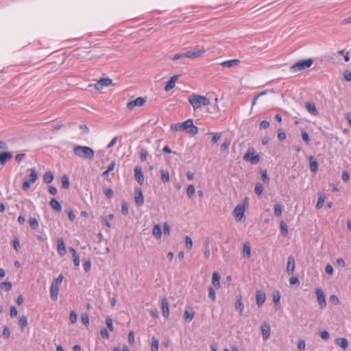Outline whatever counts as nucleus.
<instances>
[{"label":"nucleus","mask_w":351,"mask_h":351,"mask_svg":"<svg viewBox=\"0 0 351 351\" xmlns=\"http://www.w3.org/2000/svg\"><path fill=\"white\" fill-rule=\"evenodd\" d=\"M336 343L339 346L343 348V349H346L347 347L348 346V342L346 340V339H345V338H341V337L337 338L336 339Z\"/></svg>","instance_id":"obj_32"},{"label":"nucleus","mask_w":351,"mask_h":351,"mask_svg":"<svg viewBox=\"0 0 351 351\" xmlns=\"http://www.w3.org/2000/svg\"><path fill=\"white\" fill-rule=\"evenodd\" d=\"M210 134H213L212 143L213 144H215L220 139V138L221 136V134L219 132H215V133L211 132Z\"/></svg>","instance_id":"obj_51"},{"label":"nucleus","mask_w":351,"mask_h":351,"mask_svg":"<svg viewBox=\"0 0 351 351\" xmlns=\"http://www.w3.org/2000/svg\"><path fill=\"white\" fill-rule=\"evenodd\" d=\"M170 130L173 132H186L193 136H195L199 132L198 128L193 124L192 119H189L182 123H173L170 125Z\"/></svg>","instance_id":"obj_1"},{"label":"nucleus","mask_w":351,"mask_h":351,"mask_svg":"<svg viewBox=\"0 0 351 351\" xmlns=\"http://www.w3.org/2000/svg\"><path fill=\"white\" fill-rule=\"evenodd\" d=\"M49 205L55 211L60 212L62 210L60 203L56 199H51L49 202Z\"/></svg>","instance_id":"obj_28"},{"label":"nucleus","mask_w":351,"mask_h":351,"mask_svg":"<svg viewBox=\"0 0 351 351\" xmlns=\"http://www.w3.org/2000/svg\"><path fill=\"white\" fill-rule=\"evenodd\" d=\"M29 223L32 229H36L38 227V221L35 217H29Z\"/></svg>","instance_id":"obj_38"},{"label":"nucleus","mask_w":351,"mask_h":351,"mask_svg":"<svg viewBox=\"0 0 351 351\" xmlns=\"http://www.w3.org/2000/svg\"><path fill=\"white\" fill-rule=\"evenodd\" d=\"M12 158V154L9 152H3L0 153V163L4 165L8 160Z\"/></svg>","instance_id":"obj_18"},{"label":"nucleus","mask_w":351,"mask_h":351,"mask_svg":"<svg viewBox=\"0 0 351 351\" xmlns=\"http://www.w3.org/2000/svg\"><path fill=\"white\" fill-rule=\"evenodd\" d=\"M66 213L68 215V217L71 221H73L75 218V215L71 209H68L66 210Z\"/></svg>","instance_id":"obj_62"},{"label":"nucleus","mask_w":351,"mask_h":351,"mask_svg":"<svg viewBox=\"0 0 351 351\" xmlns=\"http://www.w3.org/2000/svg\"><path fill=\"white\" fill-rule=\"evenodd\" d=\"M27 318L25 315L21 316V317L19 319V326H21V329L23 330L25 327L27 326Z\"/></svg>","instance_id":"obj_43"},{"label":"nucleus","mask_w":351,"mask_h":351,"mask_svg":"<svg viewBox=\"0 0 351 351\" xmlns=\"http://www.w3.org/2000/svg\"><path fill=\"white\" fill-rule=\"evenodd\" d=\"M189 103L192 106L194 110H196L203 106L210 105V100L203 95L198 94H192L188 98Z\"/></svg>","instance_id":"obj_2"},{"label":"nucleus","mask_w":351,"mask_h":351,"mask_svg":"<svg viewBox=\"0 0 351 351\" xmlns=\"http://www.w3.org/2000/svg\"><path fill=\"white\" fill-rule=\"evenodd\" d=\"M58 292L59 287L58 285H56L54 282H52L50 289V295L53 300H57Z\"/></svg>","instance_id":"obj_21"},{"label":"nucleus","mask_w":351,"mask_h":351,"mask_svg":"<svg viewBox=\"0 0 351 351\" xmlns=\"http://www.w3.org/2000/svg\"><path fill=\"white\" fill-rule=\"evenodd\" d=\"M161 179L164 182H167L169 181V173L167 171H161Z\"/></svg>","instance_id":"obj_46"},{"label":"nucleus","mask_w":351,"mask_h":351,"mask_svg":"<svg viewBox=\"0 0 351 351\" xmlns=\"http://www.w3.org/2000/svg\"><path fill=\"white\" fill-rule=\"evenodd\" d=\"M343 77L346 81H348V82L351 81V72L348 70L345 71V72L343 73Z\"/></svg>","instance_id":"obj_64"},{"label":"nucleus","mask_w":351,"mask_h":351,"mask_svg":"<svg viewBox=\"0 0 351 351\" xmlns=\"http://www.w3.org/2000/svg\"><path fill=\"white\" fill-rule=\"evenodd\" d=\"M161 309L162 315L167 318L169 315V304L166 298H163L161 300Z\"/></svg>","instance_id":"obj_14"},{"label":"nucleus","mask_w":351,"mask_h":351,"mask_svg":"<svg viewBox=\"0 0 351 351\" xmlns=\"http://www.w3.org/2000/svg\"><path fill=\"white\" fill-rule=\"evenodd\" d=\"M74 154L80 158L88 160H93L94 151L89 147L77 145L73 149Z\"/></svg>","instance_id":"obj_3"},{"label":"nucleus","mask_w":351,"mask_h":351,"mask_svg":"<svg viewBox=\"0 0 351 351\" xmlns=\"http://www.w3.org/2000/svg\"><path fill=\"white\" fill-rule=\"evenodd\" d=\"M206 52V49L204 47L195 48L194 50L186 51V58L194 60L202 57Z\"/></svg>","instance_id":"obj_6"},{"label":"nucleus","mask_w":351,"mask_h":351,"mask_svg":"<svg viewBox=\"0 0 351 351\" xmlns=\"http://www.w3.org/2000/svg\"><path fill=\"white\" fill-rule=\"evenodd\" d=\"M69 319L72 324H75L77 322V317L76 313L74 311H71L70 313Z\"/></svg>","instance_id":"obj_60"},{"label":"nucleus","mask_w":351,"mask_h":351,"mask_svg":"<svg viewBox=\"0 0 351 351\" xmlns=\"http://www.w3.org/2000/svg\"><path fill=\"white\" fill-rule=\"evenodd\" d=\"M243 256L245 258H250L251 256V245L249 243H245L243 247Z\"/></svg>","instance_id":"obj_26"},{"label":"nucleus","mask_w":351,"mask_h":351,"mask_svg":"<svg viewBox=\"0 0 351 351\" xmlns=\"http://www.w3.org/2000/svg\"><path fill=\"white\" fill-rule=\"evenodd\" d=\"M81 321L83 324L87 326L89 324V317L86 313H84L82 315Z\"/></svg>","instance_id":"obj_53"},{"label":"nucleus","mask_w":351,"mask_h":351,"mask_svg":"<svg viewBox=\"0 0 351 351\" xmlns=\"http://www.w3.org/2000/svg\"><path fill=\"white\" fill-rule=\"evenodd\" d=\"M129 211L128 205L127 203H123L121 206V212L123 215H128Z\"/></svg>","instance_id":"obj_63"},{"label":"nucleus","mask_w":351,"mask_h":351,"mask_svg":"<svg viewBox=\"0 0 351 351\" xmlns=\"http://www.w3.org/2000/svg\"><path fill=\"white\" fill-rule=\"evenodd\" d=\"M134 178L135 180L140 184H143L145 181L144 175L142 171V169L139 166H136L134 168Z\"/></svg>","instance_id":"obj_13"},{"label":"nucleus","mask_w":351,"mask_h":351,"mask_svg":"<svg viewBox=\"0 0 351 351\" xmlns=\"http://www.w3.org/2000/svg\"><path fill=\"white\" fill-rule=\"evenodd\" d=\"M325 199H326L325 195L323 193H319L318 194V200H317V202L316 204V208L317 209H320L323 207L324 204L325 202Z\"/></svg>","instance_id":"obj_31"},{"label":"nucleus","mask_w":351,"mask_h":351,"mask_svg":"<svg viewBox=\"0 0 351 351\" xmlns=\"http://www.w3.org/2000/svg\"><path fill=\"white\" fill-rule=\"evenodd\" d=\"M146 98L143 97H138L136 99L131 101L127 104L128 109L132 110L135 107L143 106L146 103Z\"/></svg>","instance_id":"obj_8"},{"label":"nucleus","mask_w":351,"mask_h":351,"mask_svg":"<svg viewBox=\"0 0 351 351\" xmlns=\"http://www.w3.org/2000/svg\"><path fill=\"white\" fill-rule=\"evenodd\" d=\"M261 332L263 338L266 340L270 336V326L267 323H264L261 326Z\"/></svg>","instance_id":"obj_19"},{"label":"nucleus","mask_w":351,"mask_h":351,"mask_svg":"<svg viewBox=\"0 0 351 351\" xmlns=\"http://www.w3.org/2000/svg\"><path fill=\"white\" fill-rule=\"evenodd\" d=\"M135 203L138 206H140L144 203V197L142 193V191L140 188L135 189V196H134Z\"/></svg>","instance_id":"obj_15"},{"label":"nucleus","mask_w":351,"mask_h":351,"mask_svg":"<svg viewBox=\"0 0 351 351\" xmlns=\"http://www.w3.org/2000/svg\"><path fill=\"white\" fill-rule=\"evenodd\" d=\"M313 64V60L311 59H307L304 60H300L292 65L290 67V71L293 73L304 71L311 66Z\"/></svg>","instance_id":"obj_5"},{"label":"nucleus","mask_w":351,"mask_h":351,"mask_svg":"<svg viewBox=\"0 0 351 351\" xmlns=\"http://www.w3.org/2000/svg\"><path fill=\"white\" fill-rule=\"evenodd\" d=\"M315 293L317 298V302L320 308H323L326 306L325 295L323 290L321 288H317Z\"/></svg>","instance_id":"obj_10"},{"label":"nucleus","mask_w":351,"mask_h":351,"mask_svg":"<svg viewBox=\"0 0 351 351\" xmlns=\"http://www.w3.org/2000/svg\"><path fill=\"white\" fill-rule=\"evenodd\" d=\"M29 182H31L32 183H34L36 182V180H37L38 178V173L36 171V169H30V174H29Z\"/></svg>","instance_id":"obj_35"},{"label":"nucleus","mask_w":351,"mask_h":351,"mask_svg":"<svg viewBox=\"0 0 351 351\" xmlns=\"http://www.w3.org/2000/svg\"><path fill=\"white\" fill-rule=\"evenodd\" d=\"M208 296L209 298L212 300L213 302H215V300H216V295H215V289H213V287H210L208 288Z\"/></svg>","instance_id":"obj_49"},{"label":"nucleus","mask_w":351,"mask_h":351,"mask_svg":"<svg viewBox=\"0 0 351 351\" xmlns=\"http://www.w3.org/2000/svg\"><path fill=\"white\" fill-rule=\"evenodd\" d=\"M282 206L280 204H276L274 206V214L277 217H280L282 215Z\"/></svg>","instance_id":"obj_41"},{"label":"nucleus","mask_w":351,"mask_h":351,"mask_svg":"<svg viewBox=\"0 0 351 351\" xmlns=\"http://www.w3.org/2000/svg\"><path fill=\"white\" fill-rule=\"evenodd\" d=\"M266 300V294L262 290H257L256 291V304L261 307L263 305Z\"/></svg>","instance_id":"obj_12"},{"label":"nucleus","mask_w":351,"mask_h":351,"mask_svg":"<svg viewBox=\"0 0 351 351\" xmlns=\"http://www.w3.org/2000/svg\"><path fill=\"white\" fill-rule=\"evenodd\" d=\"M57 250H58V254L61 256H64L66 253V247H65V245L64 243V240L62 238H59L58 239Z\"/></svg>","instance_id":"obj_17"},{"label":"nucleus","mask_w":351,"mask_h":351,"mask_svg":"<svg viewBox=\"0 0 351 351\" xmlns=\"http://www.w3.org/2000/svg\"><path fill=\"white\" fill-rule=\"evenodd\" d=\"M62 186L64 189H68L69 187V180L67 176L64 175L61 178Z\"/></svg>","instance_id":"obj_39"},{"label":"nucleus","mask_w":351,"mask_h":351,"mask_svg":"<svg viewBox=\"0 0 351 351\" xmlns=\"http://www.w3.org/2000/svg\"><path fill=\"white\" fill-rule=\"evenodd\" d=\"M110 86V78H101L98 80L95 84L89 85V87L94 86L97 90H102L104 87Z\"/></svg>","instance_id":"obj_9"},{"label":"nucleus","mask_w":351,"mask_h":351,"mask_svg":"<svg viewBox=\"0 0 351 351\" xmlns=\"http://www.w3.org/2000/svg\"><path fill=\"white\" fill-rule=\"evenodd\" d=\"M53 180V175L51 171H48L44 174L43 182L45 184H49V183L52 182Z\"/></svg>","instance_id":"obj_30"},{"label":"nucleus","mask_w":351,"mask_h":351,"mask_svg":"<svg viewBox=\"0 0 351 351\" xmlns=\"http://www.w3.org/2000/svg\"><path fill=\"white\" fill-rule=\"evenodd\" d=\"M295 270V260L293 256L288 258L287 271L289 274H293Z\"/></svg>","instance_id":"obj_25"},{"label":"nucleus","mask_w":351,"mask_h":351,"mask_svg":"<svg viewBox=\"0 0 351 351\" xmlns=\"http://www.w3.org/2000/svg\"><path fill=\"white\" fill-rule=\"evenodd\" d=\"M185 55H186V52L176 53L171 57V60L173 61H177L181 58H186Z\"/></svg>","instance_id":"obj_50"},{"label":"nucleus","mask_w":351,"mask_h":351,"mask_svg":"<svg viewBox=\"0 0 351 351\" xmlns=\"http://www.w3.org/2000/svg\"><path fill=\"white\" fill-rule=\"evenodd\" d=\"M13 247L16 251H19V250L21 247L20 241H19V238H17V237H14L13 239Z\"/></svg>","instance_id":"obj_54"},{"label":"nucleus","mask_w":351,"mask_h":351,"mask_svg":"<svg viewBox=\"0 0 351 351\" xmlns=\"http://www.w3.org/2000/svg\"><path fill=\"white\" fill-rule=\"evenodd\" d=\"M12 287V285L10 282H3L0 283V288L5 290V291H10Z\"/></svg>","instance_id":"obj_36"},{"label":"nucleus","mask_w":351,"mask_h":351,"mask_svg":"<svg viewBox=\"0 0 351 351\" xmlns=\"http://www.w3.org/2000/svg\"><path fill=\"white\" fill-rule=\"evenodd\" d=\"M301 135L302 140L306 143V144L308 145L310 142L308 134L306 131H302Z\"/></svg>","instance_id":"obj_52"},{"label":"nucleus","mask_w":351,"mask_h":351,"mask_svg":"<svg viewBox=\"0 0 351 351\" xmlns=\"http://www.w3.org/2000/svg\"><path fill=\"white\" fill-rule=\"evenodd\" d=\"M269 122L267 120H263L260 123V129H266L269 127Z\"/></svg>","instance_id":"obj_61"},{"label":"nucleus","mask_w":351,"mask_h":351,"mask_svg":"<svg viewBox=\"0 0 351 351\" xmlns=\"http://www.w3.org/2000/svg\"><path fill=\"white\" fill-rule=\"evenodd\" d=\"M230 145V140L226 138L223 141V143H222L221 146V149L223 152H225L228 149L229 146Z\"/></svg>","instance_id":"obj_47"},{"label":"nucleus","mask_w":351,"mask_h":351,"mask_svg":"<svg viewBox=\"0 0 351 351\" xmlns=\"http://www.w3.org/2000/svg\"><path fill=\"white\" fill-rule=\"evenodd\" d=\"M162 233L160 226L159 224H155L152 230V234L158 240H160L162 237Z\"/></svg>","instance_id":"obj_23"},{"label":"nucleus","mask_w":351,"mask_h":351,"mask_svg":"<svg viewBox=\"0 0 351 351\" xmlns=\"http://www.w3.org/2000/svg\"><path fill=\"white\" fill-rule=\"evenodd\" d=\"M286 133L284 130V129L282 128H280L278 130V138L280 141H283L285 140L286 138Z\"/></svg>","instance_id":"obj_44"},{"label":"nucleus","mask_w":351,"mask_h":351,"mask_svg":"<svg viewBox=\"0 0 351 351\" xmlns=\"http://www.w3.org/2000/svg\"><path fill=\"white\" fill-rule=\"evenodd\" d=\"M100 334H101V337L104 339H108L109 338L108 331L105 328H103L101 329Z\"/></svg>","instance_id":"obj_55"},{"label":"nucleus","mask_w":351,"mask_h":351,"mask_svg":"<svg viewBox=\"0 0 351 351\" xmlns=\"http://www.w3.org/2000/svg\"><path fill=\"white\" fill-rule=\"evenodd\" d=\"M260 173H261L263 181L266 184H269V178L267 175V170L266 169H261Z\"/></svg>","instance_id":"obj_37"},{"label":"nucleus","mask_w":351,"mask_h":351,"mask_svg":"<svg viewBox=\"0 0 351 351\" xmlns=\"http://www.w3.org/2000/svg\"><path fill=\"white\" fill-rule=\"evenodd\" d=\"M249 200L247 197L243 199V204H238L233 210V215L237 221H241L245 217V210L248 208Z\"/></svg>","instance_id":"obj_4"},{"label":"nucleus","mask_w":351,"mask_h":351,"mask_svg":"<svg viewBox=\"0 0 351 351\" xmlns=\"http://www.w3.org/2000/svg\"><path fill=\"white\" fill-rule=\"evenodd\" d=\"M309 164L310 169L313 172H315L318 169V164L317 160L315 159L313 156H310L309 158Z\"/></svg>","instance_id":"obj_29"},{"label":"nucleus","mask_w":351,"mask_h":351,"mask_svg":"<svg viewBox=\"0 0 351 351\" xmlns=\"http://www.w3.org/2000/svg\"><path fill=\"white\" fill-rule=\"evenodd\" d=\"M158 346H159V342H158V339L156 337H153L152 338L151 350L152 351H158Z\"/></svg>","instance_id":"obj_34"},{"label":"nucleus","mask_w":351,"mask_h":351,"mask_svg":"<svg viewBox=\"0 0 351 351\" xmlns=\"http://www.w3.org/2000/svg\"><path fill=\"white\" fill-rule=\"evenodd\" d=\"M241 63V60L239 59H232L225 60L220 62V65L223 67L231 68L234 66H238Z\"/></svg>","instance_id":"obj_16"},{"label":"nucleus","mask_w":351,"mask_h":351,"mask_svg":"<svg viewBox=\"0 0 351 351\" xmlns=\"http://www.w3.org/2000/svg\"><path fill=\"white\" fill-rule=\"evenodd\" d=\"M194 312L191 309V311L185 310L184 313V319L186 322H191L194 317Z\"/></svg>","instance_id":"obj_33"},{"label":"nucleus","mask_w":351,"mask_h":351,"mask_svg":"<svg viewBox=\"0 0 351 351\" xmlns=\"http://www.w3.org/2000/svg\"><path fill=\"white\" fill-rule=\"evenodd\" d=\"M3 336L6 339L9 338L10 336V328H8V326H5L3 328Z\"/></svg>","instance_id":"obj_58"},{"label":"nucleus","mask_w":351,"mask_h":351,"mask_svg":"<svg viewBox=\"0 0 351 351\" xmlns=\"http://www.w3.org/2000/svg\"><path fill=\"white\" fill-rule=\"evenodd\" d=\"M244 160L250 161L252 164H257L260 160V156L255 154L254 148H250L243 156Z\"/></svg>","instance_id":"obj_7"},{"label":"nucleus","mask_w":351,"mask_h":351,"mask_svg":"<svg viewBox=\"0 0 351 351\" xmlns=\"http://www.w3.org/2000/svg\"><path fill=\"white\" fill-rule=\"evenodd\" d=\"M280 232L283 235L286 236L288 234V227L287 224L282 221L280 222Z\"/></svg>","instance_id":"obj_45"},{"label":"nucleus","mask_w":351,"mask_h":351,"mask_svg":"<svg viewBox=\"0 0 351 351\" xmlns=\"http://www.w3.org/2000/svg\"><path fill=\"white\" fill-rule=\"evenodd\" d=\"M272 297L275 307L276 309H279L280 307V300L281 297L280 291L278 290L274 291L273 292Z\"/></svg>","instance_id":"obj_22"},{"label":"nucleus","mask_w":351,"mask_h":351,"mask_svg":"<svg viewBox=\"0 0 351 351\" xmlns=\"http://www.w3.org/2000/svg\"><path fill=\"white\" fill-rule=\"evenodd\" d=\"M186 193L188 196L191 198L194 195L195 193V186L193 184H190L187 187Z\"/></svg>","instance_id":"obj_48"},{"label":"nucleus","mask_w":351,"mask_h":351,"mask_svg":"<svg viewBox=\"0 0 351 351\" xmlns=\"http://www.w3.org/2000/svg\"><path fill=\"white\" fill-rule=\"evenodd\" d=\"M306 110L313 116H317L318 112L317 110L315 104L313 102H306L305 104Z\"/></svg>","instance_id":"obj_20"},{"label":"nucleus","mask_w":351,"mask_h":351,"mask_svg":"<svg viewBox=\"0 0 351 351\" xmlns=\"http://www.w3.org/2000/svg\"><path fill=\"white\" fill-rule=\"evenodd\" d=\"M212 284L216 289H219L220 287V276L217 272H214L213 274Z\"/></svg>","instance_id":"obj_27"},{"label":"nucleus","mask_w":351,"mask_h":351,"mask_svg":"<svg viewBox=\"0 0 351 351\" xmlns=\"http://www.w3.org/2000/svg\"><path fill=\"white\" fill-rule=\"evenodd\" d=\"M163 231L165 235L169 236L170 234V226L167 221L163 224Z\"/></svg>","instance_id":"obj_56"},{"label":"nucleus","mask_w":351,"mask_h":351,"mask_svg":"<svg viewBox=\"0 0 351 351\" xmlns=\"http://www.w3.org/2000/svg\"><path fill=\"white\" fill-rule=\"evenodd\" d=\"M179 77H180L179 75H173L170 78V80L168 82H167L165 87V90L166 92H169L171 90L173 89L176 87V82L178 80Z\"/></svg>","instance_id":"obj_11"},{"label":"nucleus","mask_w":351,"mask_h":351,"mask_svg":"<svg viewBox=\"0 0 351 351\" xmlns=\"http://www.w3.org/2000/svg\"><path fill=\"white\" fill-rule=\"evenodd\" d=\"M147 155H148L147 152L145 149H142L141 150L140 158H141V160L142 161H145L146 160Z\"/></svg>","instance_id":"obj_59"},{"label":"nucleus","mask_w":351,"mask_h":351,"mask_svg":"<svg viewBox=\"0 0 351 351\" xmlns=\"http://www.w3.org/2000/svg\"><path fill=\"white\" fill-rule=\"evenodd\" d=\"M254 191L257 195L261 196L263 191V185L261 183H257L255 186Z\"/></svg>","instance_id":"obj_42"},{"label":"nucleus","mask_w":351,"mask_h":351,"mask_svg":"<svg viewBox=\"0 0 351 351\" xmlns=\"http://www.w3.org/2000/svg\"><path fill=\"white\" fill-rule=\"evenodd\" d=\"M185 245L188 250H191L193 247V240L189 236L185 237Z\"/></svg>","instance_id":"obj_40"},{"label":"nucleus","mask_w":351,"mask_h":351,"mask_svg":"<svg viewBox=\"0 0 351 351\" xmlns=\"http://www.w3.org/2000/svg\"><path fill=\"white\" fill-rule=\"evenodd\" d=\"M235 308L239 311V313L241 315L244 311L245 306L242 302L241 296H238L236 299L235 302Z\"/></svg>","instance_id":"obj_24"},{"label":"nucleus","mask_w":351,"mask_h":351,"mask_svg":"<svg viewBox=\"0 0 351 351\" xmlns=\"http://www.w3.org/2000/svg\"><path fill=\"white\" fill-rule=\"evenodd\" d=\"M329 300L331 303H332L334 304H339L340 302L338 297L335 295H331L330 296Z\"/></svg>","instance_id":"obj_57"}]
</instances>
